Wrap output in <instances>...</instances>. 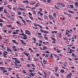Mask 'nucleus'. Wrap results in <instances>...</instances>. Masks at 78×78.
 Segmentation results:
<instances>
[{
  "label": "nucleus",
  "mask_w": 78,
  "mask_h": 78,
  "mask_svg": "<svg viewBox=\"0 0 78 78\" xmlns=\"http://www.w3.org/2000/svg\"><path fill=\"white\" fill-rule=\"evenodd\" d=\"M10 70H12V69L11 68H9V69L8 70L9 71H10Z\"/></svg>",
  "instance_id": "obj_59"
},
{
  "label": "nucleus",
  "mask_w": 78,
  "mask_h": 78,
  "mask_svg": "<svg viewBox=\"0 0 78 78\" xmlns=\"http://www.w3.org/2000/svg\"><path fill=\"white\" fill-rule=\"evenodd\" d=\"M20 41H21V42H22V44H23V45H26V43H25L23 42V41H22V40H21Z\"/></svg>",
  "instance_id": "obj_2"
},
{
  "label": "nucleus",
  "mask_w": 78,
  "mask_h": 78,
  "mask_svg": "<svg viewBox=\"0 0 78 78\" xmlns=\"http://www.w3.org/2000/svg\"><path fill=\"white\" fill-rule=\"evenodd\" d=\"M60 72L62 73H64V72H65V71H64V70L63 69H61V70L60 71Z\"/></svg>",
  "instance_id": "obj_19"
},
{
  "label": "nucleus",
  "mask_w": 78,
  "mask_h": 78,
  "mask_svg": "<svg viewBox=\"0 0 78 78\" xmlns=\"http://www.w3.org/2000/svg\"><path fill=\"white\" fill-rule=\"evenodd\" d=\"M15 62H17V63H18L19 64L20 62L19 61V60H15Z\"/></svg>",
  "instance_id": "obj_22"
},
{
  "label": "nucleus",
  "mask_w": 78,
  "mask_h": 78,
  "mask_svg": "<svg viewBox=\"0 0 78 78\" xmlns=\"http://www.w3.org/2000/svg\"><path fill=\"white\" fill-rule=\"evenodd\" d=\"M59 36L60 37H62V33L60 32L59 33Z\"/></svg>",
  "instance_id": "obj_26"
},
{
  "label": "nucleus",
  "mask_w": 78,
  "mask_h": 78,
  "mask_svg": "<svg viewBox=\"0 0 78 78\" xmlns=\"http://www.w3.org/2000/svg\"><path fill=\"white\" fill-rule=\"evenodd\" d=\"M46 61L44 60V59H43V62L44 64H46Z\"/></svg>",
  "instance_id": "obj_18"
},
{
  "label": "nucleus",
  "mask_w": 78,
  "mask_h": 78,
  "mask_svg": "<svg viewBox=\"0 0 78 78\" xmlns=\"http://www.w3.org/2000/svg\"><path fill=\"white\" fill-rule=\"evenodd\" d=\"M72 56H73L74 57H76V55H74L73 53L72 54Z\"/></svg>",
  "instance_id": "obj_43"
},
{
  "label": "nucleus",
  "mask_w": 78,
  "mask_h": 78,
  "mask_svg": "<svg viewBox=\"0 0 78 78\" xmlns=\"http://www.w3.org/2000/svg\"><path fill=\"white\" fill-rule=\"evenodd\" d=\"M26 21H27V22H29V23H31V21L30 20H26Z\"/></svg>",
  "instance_id": "obj_17"
},
{
  "label": "nucleus",
  "mask_w": 78,
  "mask_h": 78,
  "mask_svg": "<svg viewBox=\"0 0 78 78\" xmlns=\"http://www.w3.org/2000/svg\"><path fill=\"white\" fill-rule=\"evenodd\" d=\"M37 25H38V26H39V27H40V28H41V29H42V28H43L42 26H41L39 24H37Z\"/></svg>",
  "instance_id": "obj_8"
},
{
  "label": "nucleus",
  "mask_w": 78,
  "mask_h": 78,
  "mask_svg": "<svg viewBox=\"0 0 78 78\" xmlns=\"http://www.w3.org/2000/svg\"><path fill=\"white\" fill-rule=\"evenodd\" d=\"M64 14H65V15H66V16H67L68 15V13H67L66 12H64Z\"/></svg>",
  "instance_id": "obj_25"
},
{
  "label": "nucleus",
  "mask_w": 78,
  "mask_h": 78,
  "mask_svg": "<svg viewBox=\"0 0 78 78\" xmlns=\"http://www.w3.org/2000/svg\"><path fill=\"white\" fill-rule=\"evenodd\" d=\"M67 63H66L65 64H64L63 65L64 67H66L67 66Z\"/></svg>",
  "instance_id": "obj_23"
},
{
  "label": "nucleus",
  "mask_w": 78,
  "mask_h": 78,
  "mask_svg": "<svg viewBox=\"0 0 78 78\" xmlns=\"http://www.w3.org/2000/svg\"><path fill=\"white\" fill-rule=\"evenodd\" d=\"M38 37L40 38V39H42L43 37L42 36H39Z\"/></svg>",
  "instance_id": "obj_40"
},
{
  "label": "nucleus",
  "mask_w": 78,
  "mask_h": 78,
  "mask_svg": "<svg viewBox=\"0 0 78 78\" xmlns=\"http://www.w3.org/2000/svg\"><path fill=\"white\" fill-rule=\"evenodd\" d=\"M0 69H1L2 70H5V68H4V67H1L0 68Z\"/></svg>",
  "instance_id": "obj_9"
},
{
  "label": "nucleus",
  "mask_w": 78,
  "mask_h": 78,
  "mask_svg": "<svg viewBox=\"0 0 78 78\" xmlns=\"http://www.w3.org/2000/svg\"><path fill=\"white\" fill-rule=\"evenodd\" d=\"M55 8H56V9H58V10L60 9L58 8V7L56 6V5H55Z\"/></svg>",
  "instance_id": "obj_33"
},
{
  "label": "nucleus",
  "mask_w": 78,
  "mask_h": 78,
  "mask_svg": "<svg viewBox=\"0 0 78 78\" xmlns=\"http://www.w3.org/2000/svg\"><path fill=\"white\" fill-rule=\"evenodd\" d=\"M68 34H69V33H67V32H66V35H68Z\"/></svg>",
  "instance_id": "obj_54"
},
{
  "label": "nucleus",
  "mask_w": 78,
  "mask_h": 78,
  "mask_svg": "<svg viewBox=\"0 0 78 78\" xmlns=\"http://www.w3.org/2000/svg\"><path fill=\"white\" fill-rule=\"evenodd\" d=\"M14 63H15V65L16 66H18V65L16 63V62H14Z\"/></svg>",
  "instance_id": "obj_51"
},
{
  "label": "nucleus",
  "mask_w": 78,
  "mask_h": 78,
  "mask_svg": "<svg viewBox=\"0 0 78 78\" xmlns=\"http://www.w3.org/2000/svg\"><path fill=\"white\" fill-rule=\"evenodd\" d=\"M12 47H13V50L14 51H17V49H16V48H16V47H15L14 46H12Z\"/></svg>",
  "instance_id": "obj_1"
},
{
  "label": "nucleus",
  "mask_w": 78,
  "mask_h": 78,
  "mask_svg": "<svg viewBox=\"0 0 78 78\" xmlns=\"http://www.w3.org/2000/svg\"><path fill=\"white\" fill-rule=\"evenodd\" d=\"M29 16H32V14H31V13H30V12H29Z\"/></svg>",
  "instance_id": "obj_63"
},
{
  "label": "nucleus",
  "mask_w": 78,
  "mask_h": 78,
  "mask_svg": "<svg viewBox=\"0 0 78 78\" xmlns=\"http://www.w3.org/2000/svg\"><path fill=\"white\" fill-rule=\"evenodd\" d=\"M23 39H27V37H23Z\"/></svg>",
  "instance_id": "obj_24"
},
{
  "label": "nucleus",
  "mask_w": 78,
  "mask_h": 78,
  "mask_svg": "<svg viewBox=\"0 0 78 78\" xmlns=\"http://www.w3.org/2000/svg\"><path fill=\"white\" fill-rule=\"evenodd\" d=\"M19 9L21 11H26V9H23L22 8H20Z\"/></svg>",
  "instance_id": "obj_3"
},
{
  "label": "nucleus",
  "mask_w": 78,
  "mask_h": 78,
  "mask_svg": "<svg viewBox=\"0 0 78 78\" xmlns=\"http://www.w3.org/2000/svg\"><path fill=\"white\" fill-rule=\"evenodd\" d=\"M70 7L71 8H73V5H70Z\"/></svg>",
  "instance_id": "obj_32"
},
{
  "label": "nucleus",
  "mask_w": 78,
  "mask_h": 78,
  "mask_svg": "<svg viewBox=\"0 0 78 78\" xmlns=\"http://www.w3.org/2000/svg\"><path fill=\"white\" fill-rule=\"evenodd\" d=\"M34 70H29V72H34Z\"/></svg>",
  "instance_id": "obj_53"
},
{
  "label": "nucleus",
  "mask_w": 78,
  "mask_h": 78,
  "mask_svg": "<svg viewBox=\"0 0 78 78\" xmlns=\"http://www.w3.org/2000/svg\"><path fill=\"white\" fill-rule=\"evenodd\" d=\"M19 18H20V19H23V17H22V16H19Z\"/></svg>",
  "instance_id": "obj_60"
},
{
  "label": "nucleus",
  "mask_w": 78,
  "mask_h": 78,
  "mask_svg": "<svg viewBox=\"0 0 78 78\" xmlns=\"http://www.w3.org/2000/svg\"><path fill=\"white\" fill-rule=\"evenodd\" d=\"M4 4H5V5H8V2H4Z\"/></svg>",
  "instance_id": "obj_57"
},
{
  "label": "nucleus",
  "mask_w": 78,
  "mask_h": 78,
  "mask_svg": "<svg viewBox=\"0 0 78 78\" xmlns=\"http://www.w3.org/2000/svg\"><path fill=\"white\" fill-rule=\"evenodd\" d=\"M23 73H27V72H25V70H23Z\"/></svg>",
  "instance_id": "obj_20"
},
{
  "label": "nucleus",
  "mask_w": 78,
  "mask_h": 78,
  "mask_svg": "<svg viewBox=\"0 0 78 78\" xmlns=\"http://www.w3.org/2000/svg\"><path fill=\"white\" fill-rule=\"evenodd\" d=\"M61 5L63 7H65V5H64V4H62V5Z\"/></svg>",
  "instance_id": "obj_41"
},
{
  "label": "nucleus",
  "mask_w": 78,
  "mask_h": 78,
  "mask_svg": "<svg viewBox=\"0 0 78 78\" xmlns=\"http://www.w3.org/2000/svg\"><path fill=\"white\" fill-rule=\"evenodd\" d=\"M33 40L34 41V43H36V40L35 38H33Z\"/></svg>",
  "instance_id": "obj_6"
},
{
  "label": "nucleus",
  "mask_w": 78,
  "mask_h": 78,
  "mask_svg": "<svg viewBox=\"0 0 78 78\" xmlns=\"http://www.w3.org/2000/svg\"><path fill=\"white\" fill-rule=\"evenodd\" d=\"M44 33H45V34L49 33V32L45 30H44Z\"/></svg>",
  "instance_id": "obj_29"
},
{
  "label": "nucleus",
  "mask_w": 78,
  "mask_h": 78,
  "mask_svg": "<svg viewBox=\"0 0 78 78\" xmlns=\"http://www.w3.org/2000/svg\"><path fill=\"white\" fill-rule=\"evenodd\" d=\"M49 17H50V19H51L53 20L54 18H53V17L52 16L50 15H49Z\"/></svg>",
  "instance_id": "obj_5"
},
{
  "label": "nucleus",
  "mask_w": 78,
  "mask_h": 78,
  "mask_svg": "<svg viewBox=\"0 0 78 78\" xmlns=\"http://www.w3.org/2000/svg\"><path fill=\"white\" fill-rule=\"evenodd\" d=\"M51 39H52V40H53V41H56V40H55V39L53 37H51Z\"/></svg>",
  "instance_id": "obj_30"
},
{
  "label": "nucleus",
  "mask_w": 78,
  "mask_h": 78,
  "mask_svg": "<svg viewBox=\"0 0 78 78\" xmlns=\"http://www.w3.org/2000/svg\"><path fill=\"white\" fill-rule=\"evenodd\" d=\"M29 17H30V19H31L32 20H33V17L29 16Z\"/></svg>",
  "instance_id": "obj_21"
},
{
  "label": "nucleus",
  "mask_w": 78,
  "mask_h": 78,
  "mask_svg": "<svg viewBox=\"0 0 78 78\" xmlns=\"http://www.w3.org/2000/svg\"><path fill=\"white\" fill-rule=\"evenodd\" d=\"M12 42H13L14 43H15L16 41V40H13L12 41Z\"/></svg>",
  "instance_id": "obj_49"
},
{
  "label": "nucleus",
  "mask_w": 78,
  "mask_h": 78,
  "mask_svg": "<svg viewBox=\"0 0 78 78\" xmlns=\"http://www.w3.org/2000/svg\"><path fill=\"white\" fill-rule=\"evenodd\" d=\"M55 75L57 76H59V74H58L55 73Z\"/></svg>",
  "instance_id": "obj_50"
},
{
  "label": "nucleus",
  "mask_w": 78,
  "mask_h": 78,
  "mask_svg": "<svg viewBox=\"0 0 78 78\" xmlns=\"http://www.w3.org/2000/svg\"><path fill=\"white\" fill-rule=\"evenodd\" d=\"M43 48V50H47V49L48 48L47 47L45 46Z\"/></svg>",
  "instance_id": "obj_4"
},
{
  "label": "nucleus",
  "mask_w": 78,
  "mask_h": 78,
  "mask_svg": "<svg viewBox=\"0 0 78 78\" xmlns=\"http://www.w3.org/2000/svg\"><path fill=\"white\" fill-rule=\"evenodd\" d=\"M34 61H37L38 60V59H37V58H34Z\"/></svg>",
  "instance_id": "obj_45"
},
{
  "label": "nucleus",
  "mask_w": 78,
  "mask_h": 78,
  "mask_svg": "<svg viewBox=\"0 0 78 78\" xmlns=\"http://www.w3.org/2000/svg\"><path fill=\"white\" fill-rule=\"evenodd\" d=\"M29 32H30V31L28 30H25V33L26 34H27V33H29Z\"/></svg>",
  "instance_id": "obj_14"
},
{
  "label": "nucleus",
  "mask_w": 78,
  "mask_h": 78,
  "mask_svg": "<svg viewBox=\"0 0 78 78\" xmlns=\"http://www.w3.org/2000/svg\"><path fill=\"white\" fill-rule=\"evenodd\" d=\"M57 5H62V3H59L58 2L57 3Z\"/></svg>",
  "instance_id": "obj_55"
},
{
  "label": "nucleus",
  "mask_w": 78,
  "mask_h": 78,
  "mask_svg": "<svg viewBox=\"0 0 78 78\" xmlns=\"http://www.w3.org/2000/svg\"><path fill=\"white\" fill-rule=\"evenodd\" d=\"M7 27H9V28H11V27H12V25H8L6 26Z\"/></svg>",
  "instance_id": "obj_10"
},
{
  "label": "nucleus",
  "mask_w": 78,
  "mask_h": 78,
  "mask_svg": "<svg viewBox=\"0 0 78 78\" xmlns=\"http://www.w3.org/2000/svg\"><path fill=\"white\" fill-rule=\"evenodd\" d=\"M68 11L69 12H70V13H71V14H73V13H74V12L72 11H71L70 10H68Z\"/></svg>",
  "instance_id": "obj_7"
},
{
  "label": "nucleus",
  "mask_w": 78,
  "mask_h": 78,
  "mask_svg": "<svg viewBox=\"0 0 78 78\" xmlns=\"http://www.w3.org/2000/svg\"><path fill=\"white\" fill-rule=\"evenodd\" d=\"M30 57L28 56V58H27V60H29V61H31V59H30Z\"/></svg>",
  "instance_id": "obj_13"
},
{
  "label": "nucleus",
  "mask_w": 78,
  "mask_h": 78,
  "mask_svg": "<svg viewBox=\"0 0 78 78\" xmlns=\"http://www.w3.org/2000/svg\"><path fill=\"white\" fill-rule=\"evenodd\" d=\"M12 34H18V33L16 32H14L12 33Z\"/></svg>",
  "instance_id": "obj_37"
},
{
  "label": "nucleus",
  "mask_w": 78,
  "mask_h": 78,
  "mask_svg": "<svg viewBox=\"0 0 78 78\" xmlns=\"http://www.w3.org/2000/svg\"><path fill=\"white\" fill-rule=\"evenodd\" d=\"M10 20H14V19L12 18V17H10Z\"/></svg>",
  "instance_id": "obj_52"
},
{
  "label": "nucleus",
  "mask_w": 78,
  "mask_h": 78,
  "mask_svg": "<svg viewBox=\"0 0 78 78\" xmlns=\"http://www.w3.org/2000/svg\"><path fill=\"white\" fill-rule=\"evenodd\" d=\"M75 5H76V7H78V2H76V3H75Z\"/></svg>",
  "instance_id": "obj_16"
},
{
  "label": "nucleus",
  "mask_w": 78,
  "mask_h": 78,
  "mask_svg": "<svg viewBox=\"0 0 78 78\" xmlns=\"http://www.w3.org/2000/svg\"><path fill=\"white\" fill-rule=\"evenodd\" d=\"M30 75H31L32 76H34V74L33 73H30Z\"/></svg>",
  "instance_id": "obj_27"
},
{
  "label": "nucleus",
  "mask_w": 78,
  "mask_h": 78,
  "mask_svg": "<svg viewBox=\"0 0 78 78\" xmlns=\"http://www.w3.org/2000/svg\"><path fill=\"white\" fill-rule=\"evenodd\" d=\"M22 13L21 12H18V15H21Z\"/></svg>",
  "instance_id": "obj_42"
},
{
  "label": "nucleus",
  "mask_w": 78,
  "mask_h": 78,
  "mask_svg": "<svg viewBox=\"0 0 78 78\" xmlns=\"http://www.w3.org/2000/svg\"><path fill=\"white\" fill-rule=\"evenodd\" d=\"M58 67H56L55 68V72H57V71L58 70Z\"/></svg>",
  "instance_id": "obj_12"
},
{
  "label": "nucleus",
  "mask_w": 78,
  "mask_h": 78,
  "mask_svg": "<svg viewBox=\"0 0 78 78\" xmlns=\"http://www.w3.org/2000/svg\"><path fill=\"white\" fill-rule=\"evenodd\" d=\"M0 26L1 27H2V26H3V23H0Z\"/></svg>",
  "instance_id": "obj_58"
},
{
  "label": "nucleus",
  "mask_w": 78,
  "mask_h": 78,
  "mask_svg": "<svg viewBox=\"0 0 78 78\" xmlns=\"http://www.w3.org/2000/svg\"><path fill=\"white\" fill-rule=\"evenodd\" d=\"M24 55H27V53L26 52H24L23 53Z\"/></svg>",
  "instance_id": "obj_47"
},
{
  "label": "nucleus",
  "mask_w": 78,
  "mask_h": 78,
  "mask_svg": "<svg viewBox=\"0 0 78 78\" xmlns=\"http://www.w3.org/2000/svg\"><path fill=\"white\" fill-rule=\"evenodd\" d=\"M51 0H48L47 2L48 3H50V2H51Z\"/></svg>",
  "instance_id": "obj_56"
},
{
  "label": "nucleus",
  "mask_w": 78,
  "mask_h": 78,
  "mask_svg": "<svg viewBox=\"0 0 78 78\" xmlns=\"http://www.w3.org/2000/svg\"><path fill=\"white\" fill-rule=\"evenodd\" d=\"M3 7H4V6H2L1 7H0V10H2V9H3Z\"/></svg>",
  "instance_id": "obj_28"
},
{
  "label": "nucleus",
  "mask_w": 78,
  "mask_h": 78,
  "mask_svg": "<svg viewBox=\"0 0 78 78\" xmlns=\"http://www.w3.org/2000/svg\"><path fill=\"white\" fill-rule=\"evenodd\" d=\"M35 7H38V3H37L35 5Z\"/></svg>",
  "instance_id": "obj_48"
},
{
  "label": "nucleus",
  "mask_w": 78,
  "mask_h": 78,
  "mask_svg": "<svg viewBox=\"0 0 78 78\" xmlns=\"http://www.w3.org/2000/svg\"><path fill=\"white\" fill-rule=\"evenodd\" d=\"M57 50L58 51V53H60V51L59 50H58V49H57Z\"/></svg>",
  "instance_id": "obj_61"
},
{
  "label": "nucleus",
  "mask_w": 78,
  "mask_h": 78,
  "mask_svg": "<svg viewBox=\"0 0 78 78\" xmlns=\"http://www.w3.org/2000/svg\"><path fill=\"white\" fill-rule=\"evenodd\" d=\"M53 16H56V14L55 13H54L53 14Z\"/></svg>",
  "instance_id": "obj_62"
},
{
  "label": "nucleus",
  "mask_w": 78,
  "mask_h": 78,
  "mask_svg": "<svg viewBox=\"0 0 78 78\" xmlns=\"http://www.w3.org/2000/svg\"><path fill=\"white\" fill-rule=\"evenodd\" d=\"M16 23L17 24H19V25H21V24H20V23H19V21H16Z\"/></svg>",
  "instance_id": "obj_35"
},
{
  "label": "nucleus",
  "mask_w": 78,
  "mask_h": 78,
  "mask_svg": "<svg viewBox=\"0 0 78 78\" xmlns=\"http://www.w3.org/2000/svg\"><path fill=\"white\" fill-rule=\"evenodd\" d=\"M73 45V44H71V45H68V46L69 47H71Z\"/></svg>",
  "instance_id": "obj_46"
},
{
  "label": "nucleus",
  "mask_w": 78,
  "mask_h": 78,
  "mask_svg": "<svg viewBox=\"0 0 78 78\" xmlns=\"http://www.w3.org/2000/svg\"><path fill=\"white\" fill-rule=\"evenodd\" d=\"M22 21L24 23V24L25 25H26V22L23 20H22Z\"/></svg>",
  "instance_id": "obj_15"
},
{
  "label": "nucleus",
  "mask_w": 78,
  "mask_h": 78,
  "mask_svg": "<svg viewBox=\"0 0 78 78\" xmlns=\"http://www.w3.org/2000/svg\"><path fill=\"white\" fill-rule=\"evenodd\" d=\"M50 55H51V56L50 57H49V58L50 59H52V58H53V55H52V54H51Z\"/></svg>",
  "instance_id": "obj_11"
},
{
  "label": "nucleus",
  "mask_w": 78,
  "mask_h": 78,
  "mask_svg": "<svg viewBox=\"0 0 78 78\" xmlns=\"http://www.w3.org/2000/svg\"><path fill=\"white\" fill-rule=\"evenodd\" d=\"M40 31H41L42 33H44V30H43L40 29Z\"/></svg>",
  "instance_id": "obj_39"
},
{
  "label": "nucleus",
  "mask_w": 78,
  "mask_h": 78,
  "mask_svg": "<svg viewBox=\"0 0 78 78\" xmlns=\"http://www.w3.org/2000/svg\"><path fill=\"white\" fill-rule=\"evenodd\" d=\"M49 56V54H46V55L45 56V57L46 58H48Z\"/></svg>",
  "instance_id": "obj_31"
},
{
  "label": "nucleus",
  "mask_w": 78,
  "mask_h": 78,
  "mask_svg": "<svg viewBox=\"0 0 78 78\" xmlns=\"http://www.w3.org/2000/svg\"><path fill=\"white\" fill-rule=\"evenodd\" d=\"M44 37L45 39H46V40H48V38L47 37Z\"/></svg>",
  "instance_id": "obj_64"
},
{
  "label": "nucleus",
  "mask_w": 78,
  "mask_h": 78,
  "mask_svg": "<svg viewBox=\"0 0 78 78\" xmlns=\"http://www.w3.org/2000/svg\"><path fill=\"white\" fill-rule=\"evenodd\" d=\"M38 19H39V20H43V19H41V18H39V17H38Z\"/></svg>",
  "instance_id": "obj_44"
},
{
  "label": "nucleus",
  "mask_w": 78,
  "mask_h": 78,
  "mask_svg": "<svg viewBox=\"0 0 78 78\" xmlns=\"http://www.w3.org/2000/svg\"><path fill=\"white\" fill-rule=\"evenodd\" d=\"M7 70H5L3 71V74H4L5 72H7Z\"/></svg>",
  "instance_id": "obj_34"
},
{
  "label": "nucleus",
  "mask_w": 78,
  "mask_h": 78,
  "mask_svg": "<svg viewBox=\"0 0 78 78\" xmlns=\"http://www.w3.org/2000/svg\"><path fill=\"white\" fill-rule=\"evenodd\" d=\"M44 18L45 19H47L48 18H47V16H44Z\"/></svg>",
  "instance_id": "obj_36"
},
{
  "label": "nucleus",
  "mask_w": 78,
  "mask_h": 78,
  "mask_svg": "<svg viewBox=\"0 0 78 78\" xmlns=\"http://www.w3.org/2000/svg\"><path fill=\"white\" fill-rule=\"evenodd\" d=\"M4 12L5 13H6V12L7 11L6 9H4Z\"/></svg>",
  "instance_id": "obj_38"
}]
</instances>
